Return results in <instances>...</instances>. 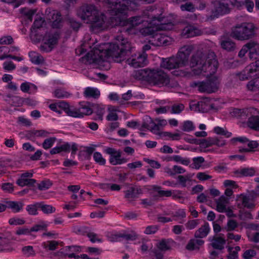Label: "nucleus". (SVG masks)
Here are the masks:
<instances>
[{
    "instance_id": "obj_26",
    "label": "nucleus",
    "mask_w": 259,
    "mask_h": 259,
    "mask_svg": "<svg viewBox=\"0 0 259 259\" xmlns=\"http://www.w3.org/2000/svg\"><path fill=\"white\" fill-rule=\"evenodd\" d=\"M190 108L191 110L198 111L201 112H206L209 110L207 105L203 101H199L197 104L190 105Z\"/></svg>"
},
{
    "instance_id": "obj_62",
    "label": "nucleus",
    "mask_w": 259,
    "mask_h": 259,
    "mask_svg": "<svg viewBox=\"0 0 259 259\" xmlns=\"http://www.w3.org/2000/svg\"><path fill=\"white\" fill-rule=\"evenodd\" d=\"M158 230V227L156 225L148 226L146 228L144 232L146 234H153L155 233Z\"/></svg>"
},
{
    "instance_id": "obj_50",
    "label": "nucleus",
    "mask_w": 259,
    "mask_h": 259,
    "mask_svg": "<svg viewBox=\"0 0 259 259\" xmlns=\"http://www.w3.org/2000/svg\"><path fill=\"white\" fill-rule=\"evenodd\" d=\"M39 203H36L34 204L28 205L26 206V209L28 213L30 215H36L37 213V209L38 208V204Z\"/></svg>"
},
{
    "instance_id": "obj_24",
    "label": "nucleus",
    "mask_w": 259,
    "mask_h": 259,
    "mask_svg": "<svg viewBox=\"0 0 259 259\" xmlns=\"http://www.w3.org/2000/svg\"><path fill=\"white\" fill-rule=\"evenodd\" d=\"M183 34L186 38H189L200 35L201 31L196 28L189 26L184 29Z\"/></svg>"
},
{
    "instance_id": "obj_19",
    "label": "nucleus",
    "mask_w": 259,
    "mask_h": 259,
    "mask_svg": "<svg viewBox=\"0 0 259 259\" xmlns=\"http://www.w3.org/2000/svg\"><path fill=\"white\" fill-rule=\"evenodd\" d=\"M249 50V57L252 59H256L259 56V44L256 41H250L247 43Z\"/></svg>"
},
{
    "instance_id": "obj_51",
    "label": "nucleus",
    "mask_w": 259,
    "mask_h": 259,
    "mask_svg": "<svg viewBox=\"0 0 259 259\" xmlns=\"http://www.w3.org/2000/svg\"><path fill=\"white\" fill-rule=\"evenodd\" d=\"M93 157L95 161L99 164L104 165L105 164L106 160L100 152H95Z\"/></svg>"
},
{
    "instance_id": "obj_12",
    "label": "nucleus",
    "mask_w": 259,
    "mask_h": 259,
    "mask_svg": "<svg viewBox=\"0 0 259 259\" xmlns=\"http://www.w3.org/2000/svg\"><path fill=\"white\" fill-rule=\"evenodd\" d=\"M138 237V235L135 231H131L130 234L126 233L125 231H122L111 234L109 237V240L111 242H118L122 240L135 241Z\"/></svg>"
},
{
    "instance_id": "obj_49",
    "label": "nucleus",
    "mask_w": 259,
    "mask_h": 259,
    "mask_svg": "<svg viewBox=\"0 0 259 259\" xmlns=\"http://www.w3.org/2000/svg\"><path fill=\"white\" fill-rule=\"evenodd\" d=\"M214 132L218 135L225 136L227 138H229L231 136L232 133L228 131H226L222 127L217 126L214 128Z\"/></svg>"
},
{
    "instance_id": "obj_56",
    "label": "nucleus",
    "mask_w": 259,
    "mask_h": 259,
    "mask_svg": "<svg viewBox=\"0 0 259 259\" xmlns=\"http://www.w3.org/2000/svg\"><path fill=\"white\" fill-rule=\"evenodd\" d=\"M23 102V98L18 96H13L11 99V106H20L22 104Z\"/></svg>"
},
{
    "instance_id": "obj_3",
    "label": "nucleus",
    "mask_w": 259,
    "mask_h": 259,
    "mask_svg": "<svg viewBox=\"0 0 259 259\" xmlns=\"http://www.w3.org/2000/svg\"><path fill=\"white\" fill-rule=\"evenodd\" d=\"M193 50L192 46H184L180 49L176 57L162 58L160 67L171 70L186 66L188 64L189 56Z\"/></svg>"
},
{
    "instance_id": "obj_32",
    "label": "nucleus",
    "mask_w": 259,
    "mask_h": 259,
    "mask_svg": "<svg viewBox=\"0 0 259 259\" xmlns=\"http://www.w3.org/2000/svg\"><path fill=\"white\" fill-rule=\"evenodd\" d=\"M235 174H240L241 176L251 177L255 175V170L253 167H245L240 170L235 171Z\"/></svg>"
},
{
    "instance_id": "obj_38",
    "label": "nucleus",
    "mask_w": 259,
    "mask_h": 259,
    "mask_svg": "<svg viewBox=\"0 0 259 259\" xmlns=\"http://www.w3.org/2000/svg\"><path fill=\"white\" fill-rule=\"evenodd\" d=\"M37 205L42 212L46 214L52 213L54 212L56 210V208L50 205H46L42 203H39Z\"/></svg>"
},
{
    "instance_id": "obj_48",
    "label": "nucleus",
    "mask_w": 259,
    "mask_h": 259,
    "mask_svg": "<svg viewBox=\"0 0 259 259\" xmlns=\"http://www.w3.org/2000/svg\"><path fill=\"white\" fill-rule=\"evenodd\" d=\"M183 104H174L171 106L170 112L172 114H179L184 109Z\"/></svg>"
},
{
    "instance_id": "obj_17",
    "label": "nucleus",
    "mask_w": 259,
    "mask_h": 259,
    "mask_svg": "<svg viewBox=\"0 0 259 259\" xmlns=\"http://www.w3.org/2000/svg\"><path fill=\"white\" fill-rule=\"evenodd\" d=\"M223 235V234H220L219 236H214L209 238V240L211 242L210 245L213 249L222 250L224 248L226 240L222 237Z\"/></svg>"
},
{
    "instance_id": "obj_4",
    "label": "nucleus",
    "mask_w": 259,
    "mask_h": 259,
    "mask_svg": "<svg viewBox=\"0 0 259 259\" xmlns=\"http://www.w3.org/2000/svg\"><path fill=\"white\" fill-rule=\"evenodd\" d=\"M231 36L239 40L252 38L255 35V26L251 23H242L232 28Z\"/></svg>"
},
{
    "instance_id": "obj_27",
    "label": "nucleus",
    "mask_w": 259,
    "mask_h": 259,
    "mask_svg": "<svg viewBox=\"0 0 259 259\" xmlns=\"http://www.w3.org/2000/svg\"><path fill=\"white\" fill-rule=\"evenodd\" d=\"M100 92L96 88L88 87L85 89L84 96L87 98H98L100 96Z\"/></svg>"
},
{
    "instance_id": "obj_33",
    "label": "nucleus",
    "mask_w": 259,
    "mask_h": 259,
    "mask_svg": "<svg viewBox=\"0 0 259 259\" xmlns=\"http://www.w3.org/2000/svg\"><path fill=\"white\" fill-rule=\"evenodd\" d=\"M172 240L162 239L158 244L157 247L161 251H166L171 249L170 242Z\"/></svg>"
},
{
    "instance_id": "obj_16",
    "label": "nucleus",
    "mask_w": 259,
    "mask_h": 259,
    "mask_svg": "<svg viewBox=\"0 0 259 259\" xmlns=\"http://www.w3.org/2000/svg\"><path fill=\"white\" fill-rule=\"evenodd\" d=\"M109 13L111 15L114 16L113 17H111L110 19V25L112 27H120V29H119V31H120L121 32H123L121 30H122L123 27H126V24H127V22L126 21V19H124V18L121 17L118 15L123 14L124 13H118L117 14H112L109 12Z\"/></svg>"
},
{
    "instance_id": "obj_46",
    "label": "nucleus",
    "mask_w": 259,
    "mask_h": 259,
    "mask_svg": "<svg viewBox=\"0 0 259 259\" xmlns=\"http://www.w3.org/2000/svg\"><path fill=\"white\" fill-rule=\"evenodd\" d=\"M93 112V110L86 105H82L79 109V113L82 115L81 117H83L84 115H91Z\"/></svg>"
},
{
    "instance_id": "obj_43",
    "label": "nucleus",
    "mask_w": 259,
    "mask_h": 259,
    "mask_svg": "<svg viewBox=\"0 0 259 259\" xmlns=\"http://www.w3.org/2000/svg\"><path fill=\"white\" fill-rule=\"evenodd\" d=\"M52 184V182L50 180H45L38 184V189L40 191L46 190L50 188Z\"/></svg>"
},
{
    "instance_id": "obj_7",
    "label": "nucleus",
    "mask_w": 259,
    "mask_h": 259,
    "mask_svg": "<svg viewBox=\"0 0 259 259\" xmlns=\"http://www.w3.org/2000/svg\"><path fill=\"white\" fill-rule=\"evenodd\" d=\"M148 82L159 87L165 86L169 83L168 75L161 69H151Z\"/></svg>"
},
{
    "instance_id": "obj_52",
    "label": "nucleus",
    "mask_w": 259,
    "mask_h": 259,
    "mask_svg": "<svg viewBox=\"0 0 259 259\" xmlns=\"http://www.w3.org/2000/svg\"><path fill=\"white\" fill-rule=\"evenodd\" d=\"M61 16L60 14L57 13L56 15L53 14L52 19H54L53 22V26L54 28H59L60 26V23L61 22Z\"/></svg>"
},
{
    "instance_id": "obj_18",
    "label": "nucleus",
    "mask_w": 259,
    "mask_h": 259,
    "mask_svg": "<svg viewBox=\"0 0 259 259\" xmlns=\"http://www.w3.org/2000/svg\"><path fill=\"white\" fill-rule=\"evenodd\" d=\"M60 32L58 31L55 32L54 33L50 34L48 35V39L45 44L48 45L50 49L47 52L51 51L54 48V46L58 44V40L60 38Z\"/></svg>"
},
{
    "instance_id": "obj_1",
    "label": "nucleus",
    "mask_w": 259,
    "mask_h": 259,
    "mask_svg": "<svg viewBox=\"0 0 259 259\" xmlns=\"http://www.w3.org/2000/svg\"><path fill=\"white\" fill-rule=\"evenodd\" d=\"M134 49L127 38L118 35L115 41L111 43L106 50V54L117 63L125 60L127 64L135 68L144 67L147 63V54L144 53L131 54Z\"/></svg>"
},
{
    "instance_id": "obj_44",
    "label": "nucleus",
    "mask_w": 259,
    "mask_h": 259,
    "mask_svg": "<svg viewBox=\"0 0 259 259\" xmlns=\"http://www.w3.org/2000/svg\"><path fill=\"white\" fill-rule=\"evenodd\" d=\"M31 57V61L35 64H39L43 61V58L40 55H35V52H30L29 54Z\"/></svg>"
},
{
    "instance_id": "obj_35",
    "label": "nucleus",
    "mask_w": 259,
    "mask_h": 259,
    "mask_svg": "<svg viewBox=\"0 0 259 259\" xmlns=\"http://www.w3.org/2000/svg\"><path fill=\"white\" fill-rule=\"evenodd\" d=\"M36 183V180L32 179H19L16 181V184L21 187L25 186H32Z\"/></svg>"
},
{
    "instance_id": "obj_28",
    "label": "nucleus",
    "mask_w": 259,
    "mask_h": 259,
    "mask_svg": "<svg viewBox=\"0 0 259 259\" xmlns=\"http://www.w3.org/2000/svg\"><path fill=\"white\" fill-rule=\"evenodd\" d=\"M255 78L249 81L247 84V89L252 92H256L259 90V72H257Z\"/></svg>"
},
{
    "instance_id": "obj_54",
    "label": "nucleus",
    "mask_w": 259,
    "mask_h": 259,
    "mask_svg": "<svg viewBox=\"0 0 259 259\" xmlns=\"http://www.w3.org/2000/svg\"><path fill=\"white\" fill-rule=\"evenodd\" d=\"M58 244V241L55 240L49 241L47 243H44V247L45 248H48L51 250H54L56 249Z\"/></svg>"
},
{
    "instance_id": "obj_34",
    "label": "nucleus",
    "mask_w": 259,
    "mask_h": 259,
    "mask_svg": "<svg viewBox=\"0 0 259 259\" xmlns=\"http://www.w3.org/2000/svg\"><path fill=\"white\" fill-rule=\"evenodd\" d=\"M217 141L215 137H208L206 139H201L200 146L201 148H206L215 145Z\"/></svg>"
},
{
    "instance_id": "obj_55",
    "label": "nucleus",
    "mask_w": 259,
    "mask_h": 259,
    "mask_svg": "<svg viewBox=\"0 0 259 259\" xmlns=\"http://www.w3.org/2000/svg\"><path fill=\"white\" fill-rule=\"evenodd\" d=\"M55 96L57 98H67L69 96L70 94L61 90V89H56L54 91Z\"/></svg>"
},
{
    "instance_id": "obj_5",
    "label": "nucleus",
    "mask_w": 259,
    "mask_h": 259,
    "mask_svg": "<svg viewBox=\"0 0 259 259\" xmlns=\"http://www.w3.org/2000/svg\"><path fill=\"white\" fill-rule=\"evenodd\" d=\"M210 231V228L207 222H205L200 228L197 230L194 234L195 238L189 240L186 246V248L190 251L199 250V246L202 245L204 241L201 238L207 236Z\"/></svg>"
},
{
    "instance_id": "obj_53",
    "label": "nucleus",
    "mask_w": 259,
    "mask_h": 259,
    "mask_svg": "<svg viewBox=\"0 0 259 259\" xmlns=\"http://www.w3.org/2000/svg\"><path fill=\"white\" fill-rule=\"evenodd\" d=\"M22 251L24 255L27 256H33L35 254V251L32 246H26L22 248Z\"/></svg>"
},
{
    "instance_id": "obj_57",
    "label": "nucleus",
    "mask_w": 259,
    "mask_h": 259,
    "mask_svg": "<svg viewBox=\"0 0 259 259\" xmlns=\"http://www.w3.org/2000/svg\"><path fill=\"white\" fill-rule=\"evenodd\" d=\"M180 8L182 11H187L189 12H194L195 10V8L194 5L191 3H186L185 4L181 5L180 6Z\"/></svg>"
},
{
    "instance_id": "obj_25",
    "label": "nucleus",
    "mask_w": 259,
    "mask_h": 259,
    "mask_svg": "<svg viewBox=\"0 0 259 259\" xmlns=\"http://www.w3.org/2000/svg\"><path fill=\"white\" fill-rule=\"evenodd\" d=\"M152 189L155 191H157L158 193V195H153V200H156L157 199V197H169L172 195L171 191L170 190H161V187L157 185H153L152 186Z\"/></svg>"
},
{
    "instance_id": "obj_60",
    "label": "nucleus",
    "mask_w": 259,
    "mask_h": 259,
    "mask_svg": "<svg viewBox=\"0 0 259 259\" xmlns=\"http://www.w3.org/2000/svg\"><path fill=\"white\" fill-rule=\"evenodd\" d=\"M47 225L44 222H41L39 224H36L30 229L31 232H37L40 230H46Z\"/></svg>"
},
{
    "instance_id": "obj_41",
    "label": "nucleus",
    "mask_w": 259,
    "mask_h": 259,
    "mask_svg": "<svg viewBox=\"0 0 259 259\" xmlns=\"http://www.w3.org/2000/svg\"><path fill=\"white\" fill-rule=\"evenodd\" d=\"M238 226V224L236 221L233 219H229L224 229L228 232L232 231L237 228Z\"/></svg>"
},
{
    "instance_id": "obj_37",
    "label": "nucleus",
    "mask_w": 259,
    "mask_h": 259,
    "mask_svg": "<svg viewBox=\"0 0 259 259\" xmlns=\"http://www.w3.org/2000/svg\"><path fill=\"white\" fill-rule=\"evenodd\" d=\"M140 32L145 36H152L153 38L155 37L156 34V32L155 31L154 28L152 27H146L143 28L140 30Z\"/></svg>"
},
{
    "instance_id": "obj_9",
    "label": "nucleus",
    "mask_w": 259,
    "mask_h": 259,
    "mask_svg": "<svg viewBox=\"0 0 259 259\" xmlns=\"http://www.w3.org/2000/svg\"><path fill=\"white\" fill-rule=\"evenodd\" d=\"M107 6V11L111 14L125 13L128 10L127 0H104Z\"/></svg>"
},
{
    "instance_id": "obj_11",
    "label": "nucleus",
    "mask_w": 259,
    "mask_h": 259,
    "mask_svg": "<svg viewBox=\"0 0 259 259\" xmlns=\"http://www.w3.org/2000/svg\"><path fill=\"white\" fill-rule=\"evenodd\" d=\"M257 72H259V59L255 61L254 63L247 66L245 68L238 74L240 80H244L249 78L256 75Z\"/></svg>"
},
{
    "instance_id": "obj_47",
    "label": "nucleus",
    "mask_w": 259,
    "mask_h": 259,
    "mask_svg": "<svg viewBox=\"0 0 259 259\" xmlns=\"http://www.w3.org/2000/svg\"><path fill=\"white\" fill-rule=\"evenodd\" d=\"M93 108H94L92 109L93 110V112L94 111L96 112L98 119L102 120L103 119V115L105 112L104 108L98 105L93 106Z\"/></svg>"
},
{
    "instance_id": "obj_64",
    "label": "nucleus",
    "mask_w": 259,
    "mask_h": 259,
    "mask_svg": "<svg viewBox=\"0 0 259 259\" xmlns=\"http://www.w3.org/2000/svg\"><path fill=\"white\" fill-rule=\"evenodd\" d=\"M239 218L241 220H246L247 219H252V216L250 212L248 211L243 212L239 211Z\"/></svg>"
},
{
    "instance_id": "obj_58",
    "label": "nucleus",
    "mask_w": 259,
    "mask_h": 259,
    "mask_svg": "<svg viewBox=\"0 0 259 259\" xmlns=\"http://www.w3.org/2000/svg\"><path fill=\"white\" fill-rule=\"evenodd\" d=\"M193 123L191 121H186L183 123L182 130L185 132H190L194 129Z\"/></svg>"
},
{
    "instance_id": "obj_23",
    "label": "nucleus",
    "mask_w": 259,
    "mask_h": 259,
    "mask_svg": "<svg viewBox=\"0 0 259 259\" xmlns=\"http://www.w3.org/2000/svg\"><path fill=\"white\" fill-rule=\"evenodd\" d=\"M248 113V110L245 109L233 108L230 111L231 116L242 119H246Z\"/></svg>"
},
{
    "instance_id": "obj_45",
    "label": "nucleus",
    "mask_w": 259,
    "mask_h": 259,
    "mask_svg": "<svg viewBox=\"0 0 259 259\" xmlns=\"http://www.w3.org/2000/svg\"><path fill=\"white\" fill-rule=\"evenodd\" d=\"M55 137H51L45 140L42 143V146L45 149H49L51 148L55 141H56Z\"/></svg>"
},
{
    "instance_id": "obj_39",
    "label": "nucleus",
    "mask_w": 259,
    "mask_h": 259,
    "mask_svg": "<svg viewBox=\"0 0 259 259\" xmlns=\"http://www.w3.org/2000/svg\"><path fill=\"white\" fill-rule=\"evenodd\" d=\"M157 42L155 44L157 46H167L168 45V40L167 37L165 36H162L157 33L156 34L155 37Z\"/></svg>"
},
{
    "instance_id": "obj_13",
    "label": "nucleus",
    "mask_w": 259,
    "mask_h": 259,
    "mask_svg": "<svg viewBox=\"0 0 259 259\" xmlns=\"http://www.w3.org/2000/svg\"><path fill=\"white\" fill-rule=\"evenodd\" d=\"M45 20L43 18L41 17L40 16H37L35 18L33 24L31 27L30 36L31 37L34 36L35 37L37 41L38 42L40 41V39L42 37V36H38L37 30L42 27L44 24L45 23Z\"/></svg>"
},
{
    "instance_id": "obj_2",
    "label": "nucleus",
    "mask_w": 259,
    "mask_h": 259,
    "mask_svg": "<svg viewBox=\"0 0 259 259\" xmlns=\"http://www.w3.org/2000/svg\"><path fill=\"white\" fill-rule=\"evenodd\" d=\"M77 16L87 23L91 24V28L93 31H98L103 27L105 23V16L99 15L98 11L93 5L84 4L77 12Z\"/></svg>"
},
{
    "instance_id": "obj_30",
    "label": "nucleus",
    "mask_w": 259,
    "mask_h": 259,
    "mask_svg": "<svg viewBox=\"0 0 259 259\" xmlns=\"http://www.w3.org/2000/svg\"><path fill=\"white\" fill-rule=\"evenodd\" d=\"M7 207L11 208L14 212H18L20 211L23 208L24 204L19 201H7Z\"/></svg>"
},
{
    "instance_id": "obj_8",
    "label": "nucleus",
    "mask_w": 259,
    "mask_h": 259,
    "mask_svg": "<svg viewBox=\"0 0 259 259\" xmlns=\"http://www.w3.org/2000/svg\"><path fill=\"white\" fill-rule=\"evenodd\" d=\"M229 2L228 0L212 1L209 7L210 8L211 18L218 17L230 12Z\"/></svg>"
},
{
    "instance_id": "obj_15",
    "label": "nucleus",
    "mask_w": 259,
    "mask_h": 259,
    "mask_svg": "<svg viewBox=\"0 0 259 259\" xmlns=\"http://www.w3.org/2000/svg\"><path fill=\"white\" fill-rule=\"evenodd\" d=\"M206 59V54L200 51H198L192 56L190 60V66L191 67L199 66L198 68L201 70V66L204 64Z\"/></svg>"
},
{
    "instance_id": "obj_61",
    "label": "nucleus",
    "mask_w": 259,
    "mask_h": 259,
    "mask_svg": "<svg viewBox=\"0 0 259 259\" xmlns=\"http://www.w3.org/2000/svg\"><path fill=\"white\" fill-rule=\"evenodd\" d=\"M68 116L73 117H81L82 115L79 113V110L71 109L70 107L65 112Z\"/></svg>"
},
{
    "instance_id": "obj_14",
    "label": "nucleus",
    "mask_w": 259,
    "mask_h": 259,
    "mask_svg": "<svg viewBox=\"0 0 259 259\" xmlns=\"http://www.w3.org/2000/svg\"><path fill=\"white\" fill-rule=\"evenodd\" d=\"M126 27H123L121 31L129 34L133 33L134 27L141 23L142 19L141 16H134L126 19Z\"/></svg>"
},
{
    "instance_id": "obj_10",
    "label": "nucleus",
    "mask_w": 259,
    "mask_h": 259,
    "mask_svg": "<svg viewBox=\"0 0 259 259\" xmlns=\"http://www.w3.org/2000/svg\"><path fill=\"white\" fill-rule=\"evenodd\" d=\"M210 56V57L206 59L204 64L202 65L200 72L202 71L207 72V75H211L216 72L219 63L217 60L214 58L215 55L213 53H211Z\"/></svg>"
},
{
    "instance_id": "obj_59",
    "label": "nucleus",
    "mask_w": 259,
    "mask_h": 259,
    "mask_svg": "<svg viewBox=\"0 0 259 259\" xmlns=\"http://www.w3.org/2000/svg\"><path fill=\"white\" fill-rule=\"evenodd\" d=\"M256 255V251L253 249H248L244 251L243 254L244 259H252V257Z\"/></svg>"
},
{
    "instance_id": "obj_29",
    "label": "nucleus",
    "mask_w": 259,
    "mask_h": 259,
    "mask_svg": "<svg viewBox=\"0 0 259 259\" xmlns=\"http://www.w3.org/2000/svg\"><path fill=\"white\" fill-rule=\"evenodd\" d=\"M247 125L255 131H259V116H251L248 118Z\"/></svg>"
},
{
    "instance_id": "obj_31",
    "label": "nucleus",
    "mask_w": 259,
    "mask_h": 259,
    "mask_svg": "<svg viewBox=\"0 0 259 259\" xmlns=\"http://www.w3.org/2000/svg\"><path fill=\"white\" fill-rule=\"evenodd\" d=\"M154 18V19H157L160 23V28L161 29H171L173 26L172 22L167 21V18L165 17H155Z\"/></svg>"
},
{
    "instance_id": "obj_42",
    "label": "nucleus",
    "mask_w": 259,
    "mask_h": 259,
    "mask_svg": "<svg viewBox=\"0 0 259 259\" xmlns=\"http://www.w3.org/2000/svg\"><path fill=\"white\" fill-rule=\"evenodd\" d=\"M170 160H172L177 162H180L181 164L185 165H188L190 162L189 159L187 158H184L179 155L172 156L171 157Z\"/></svg>"
},
{
    "instance_id": "obj_36",
    "label": "nucleus",
    "mask_w": 259,
    "mask_h": 259,
    "mask_svg": "<svg viewBox=\"0 0 259 259\" xmlns=\"http://www.w3.org/2000/svg\"><path fill=\"white\" fill-rule=\"evenodd\" d=\"M36 12V9H29L26 8H22L20 10L21 13L25 16L30 21H32L33 16Z\"/></svg>"
},
{
    "instance_id": "obj_63",
    "label": "nucleus",
    "mask_w": 259,
    "mask_h": 259,
    "mask_svg": "<svg viewBox=\"0 0 259 259\" xmlns=\"http://www.w3.org/2000/svg\"><path fill=\"white\" fill-rule=\"evenodd\" d=\"M87 60L89 61L90 63L93 62L97 64L101 63V59L99 60L96 58V57L95 55H93L92 53H88L85 56Z\"/></svg>"
},
{
    "instance_id": "obj_6",
    "label": "nucleus",
    "mask_w": 259,
    "mask_h": 259,
    "mask_svg": "<svg viewBox=\"0 0 259 259\" xmlns=\"http://www.w3.org/2000/svg\"><path fill=\"white\" fill-rule=\"evenodd\" d=\"M219 85V80L218 78L214 76L205 81H194L192 83V87H198V90L200 92L212 93L218 90Z\"/></svg>"
},
{
    "instance_id": "obj_21",
    "label": "nucleus",
    "mask_w": 259,
    "mask_h": 259,
    "mask_svg": "<svg viewBox=\"0 0 259 259\" xmlns=\"http://www.w3.org/2000/svg\"><path fill=\"white\" fill-rule=\"evenodd\" d=\"M125 198L126 199H135L139 194L143 193L142 190L139 187H131L124 191Z\"/></svg>"
},
{
    "instance_id": "obj_40",
    "label": "nucleus",
    "mask_w": 259,
    "mask_h": 259,
    "mask_svg": "<svg viewBox=\"0 0 259 259\" xmlns=\"http://www.w3.org/2000/svg\"><path fill=\"white\" fill-rule=\"evenodd\" d=\"M240 197L242 198V203L244 207L248 209H252L254 207L255 205L254 203L249 202V200L250 199L249 196L242 194L240 195Z\"/></svg>"
},
{
    "instance_id": "obj_20",
    "label": "nucleus",
    "mask_w": 259,
    "mask_h": 259,
    "mask_svg": "<svg viewBox=\"0 0 259 259\" xmlns=\"http://www.w3.org/2000/svg\"><path fill=\"white\" fill-rule=\"evenodd\" d=\"M151 69L148 68L136 70L133 74V76L138 80H144L148 82Z\"/></svg>"
},
{
    "instance_id": "obj_22",
    "label": "nucleus",
    "mask_w": 259,
    "mask_h": 259,
    "mask_svg": "<svg viewBox=\"0 0 259 259\" xmlns=\"http://www.w3.org/2000/svg\"><path fill=\"white\" fill-rule=\"evenodd\" d=\"M220 45L223 49L228 52L233 51L236 48L235 43L229 38H222Z\"/></svg>"
}]
</instances>
